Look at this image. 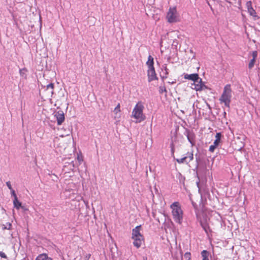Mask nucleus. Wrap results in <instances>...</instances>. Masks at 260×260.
I'll list each match as a JSON object with an SVG mask.
<instances>
[{"label":"nucleus","mask_w":260,"mask_h":260,"mask_svg":"<svg viewBox=\"0 0 260 260\" xmlns=\"http://www.w3.org/2000/svg\"><path fill=\"white\" fill-rule=\"evenodd\" d=\"M55 116L57 119V124L61 125L64 120V115L62 111H60L56 113Z\"/></svg>","instance_id":"9d476101"},{"label":"nucleus","mask_w":260,"mask_h":260,"mask_svg":"<svg viewBox=\"0 0 260 260\" xmlns=\"http://www.w3.org/2000/svg\"><path fill=\"white\" fill-rule=\"evenodd\" d=\"M144 106L141 102H139L134 107L132 113V117L136 120V122H141L146 119L143 113Z\"/></svg>","instance_id":"f257e3e1"},{"label":"nucleus","mask_w":260,"mask_h":260,"mask_svg":"<svg viewBox=\"0 0 260 260\" xmlns=\"http://www.w3.org/2000/svg\"><path fill=\"white\" fill-rule=\"evenodd\" d=\"M200 224L207 234H208L209 232L211 231L209 224L206 219L201 220Z\"/></svg>","instance_id":"f8f14e48"},{"label":"nucleus","mask_w":260,"mask_h":260,"mask_svg":"<svg viewBox=\"0 0 260 260\" xmlns=\"http://www.w3.org/2000/svg\"><path fill=\"white\" fill-rule=\"evenodd\" d=\"M141 225H138L133 229L132 233V239L134 240L133 244L137 248L141 246L144 242V238L140 233Z\"/></svg>","instance_id":"f03ea898"},{"label":"nucleus","mask_w":260,"mask_h":260,"mask_svg":"<svg viewBox=\"0 0 260 260\" xmlns=\"http://www.w3.org/2000/svg\"><path fill=\"white\" fill-rule=\"evenodd\" d=\"M146 65L148 67V69H155L154 67V59L151 55L148 56Z\"/></svg>","instance_id":"4468645a"},{"label":"nucleus","mask_w":260,"mask_h":260,"mask_svg":"<svg viewBox=\"0 0 260 260\" xmlns=\"http://www.w3.org/2000/svg\"><path fill=\"white\" fill-rule=\"evenodd\" d=\"M120 112V104H118L117 106L115 108L114 110V112L115 114H117L118 113Z\"/></svg>","instance_id":"4be33fe9"},{"label":"nucleus","mask_w":260,"mask_h":260,"mask_svg":"<svg viewBox=\"0 0 260 260\" xmlns=\"http://www.w3.org/2000/svg\"><path fill=\"white\" fill-rule=\"evenodd\" d=\"M246 6L247 9H249L250 8H252V2L251 1L247 2V3L246 4Z\"/></svg>","instance_id":"a878e982"},{"label":"nucleus","mask_w":260,"mask_h":260,"mask_svg":"<svg viewBox=\"0 0 260 260\" xmlns=\"http://www.w3.org/2000/svg\"><path fill=\"white\" fill-rule=\"evenodd\" d=\"M171 148L172 154L173 155L175 152V140H172L171 144Z\"/></svg>","instance_id":"5701e85b"},{"label":"nucleus","mask_w":260,"mask_h":260,"mask_svg":"<svg viewBox=\"0 0 260 260\" xmlns=\"http://www.w3.org/2000/svg\"><path fill=\"white\" fill-rule=\"evenodd\" d=\"M166 19L169 23H174L180 21L179 15L176 7L169 8L166 16Z\"/></svg>","instance_id":"39448f33"},{"label":"nucleus","mask_w":260,"mask_h":260,"mask_svg":"<svg viewBox=\"0 0 260 260\" xmlns=\"http://www.w3.org/2000/svg\"><path fill=\"white\" fill-rule=\"evenodd\" d=\"M46 88L47 90H49V92L51 94H52L53 93L54 84L53 83L49 84L48 85H47Z\"/></svg>","instance_id":"6ab92c4d"},{"label":"nucleus","mask_w":260,"mask_h":260,"mask_svg":"<svg viewBox=\"0 0 260 260\" xmlns=\"http://www.w3.org/2000/svg\"><path fill=\"white\" fill-rule=\"evenodd\" d=\"M193 85L194 87L193 88L196 91H202L205 89H207V86L205 85L204 82L202 81V79L199 78V80L197 82H194Z\"/></svg>","instance_id":"6e6552de"},{"label":"nucleus","mask_w":260,"mask_h":260,"mask_svg":"<svg viewBox=\"0 0 260 260\" xmlns=\"http://www.w3.org/2000/svg\"><path fill=\"white\" fill-rule=\"evenodd\" d=\"M172 209V214L174 221L181 224L183 219V211L180 203L178 202H174L170 206Z\"/></svg>","instance_id":"7ed1b4c3"},{"label":"nucleus","mask_w":260,"mask_h":260,"mask_svg":"<svg viewBox=\"0 0 260 260\" xmlns=\"http://www.w3.org/2000/svg\"><path fill=\"white\" fill-rule=\"evenodd\" d=\"M143 260H147V257H144V258H143Z\"/></svg>","instance_id":"2f4dec72"},{"label":"nucleus","mask_w":260,"mask_h":260,"mask_svg":"<svg viewBox=\"0 0 260 260\" xmlns=\"http://www.w3.org/2000/svg\"><path fill=\"white\" fill-rule=\"evenodd\" d=\"M187 156L181 158L176 159V161L179 164H183L184 162L187 163L192 160L193 159V154L192 152H188L186 153Z\"/></svg>","instance_id":"0eeeda50"},{"label":"nucleus","mask_w":260,"mask_h":260,"mask_svg":"<svg viewBox=\"0 0 260 260\" xmlns=\"http://www.w3.org/2000/svg\"><path fill=\"white\" fill-rule=\"evenodd\" d=\"M11 191L12 196H13L14 197V199L17 198V197L15 192V190L13 189H12V190H11Z\"/></svg>","instance_id":"c85d7f7f"},{"label":"nucleus","mask_w":260,"mask_h":260,"mask_svg":"<svg viewBox=\"0 0 260 260\" xmlns=\"http://www.w3.org/2000/svg\"><path fill=\"white\" fill-rule=\"evenodd\" d=\"M0 256L1 257H2V258H7V256L6 254L4 252H3L2 251L0 252Z\"/></svg>","instance_id":"cd10ccee"},{"label":"nucleus","mask_w":260,"mask_h":260,"mask_svg":"<svg viewBox=\"0 0 260 260\" xmlns=\"http://www.w3.org/2000/svg\"><path fill=\"white\" fill-rule=\"evenodd\" d=\"M13 204L14 207L17 209H19L20 207H21V203L18 201L17 198L14 199L13 201Z\"/></svg>","instance_id":"a211bd4d"},{"label":"nucleus","mask_w":260,"mask_h":260,"mask_svg":"<svg viewBox=\"0 0 260 260\" xmlns=\"http://www.w3.org/2000/svg\"><path fill=\"white\" fill-rule=\"evenodd\" d=\"M247 11L250 16H252L255 18H257L256 12L255 11V10L253 8V7L250 8L249 9H247Z\"/></svg>","instance_id":"dca6fc26"},{"label":"nucleus","mask_w":260,"mask_h":260,"mask_svg":"<svg viewBox=\"0 0 260 260\" xmlns=\"http://www.w3.org/2000/svg\"><path fill=\"white\" fill-rule=\"evenodd\" d=\"M147 76L148 82H151L157 79L155 69H148Z\"/></svg>","instance_id":"1a4fd4ad"},{"label":"nucleus","mask_w":260,"mask_h":260,"mask_svg":"<svg viewBox=\"0 0 260 260\" xmlns=\"http://www.w3.org/2000/svg\"><path fill=\"white\" fill-rule=\"evenodd\" d=\"M201 255L203 257L202 260H209V252L207 250H204L203 251H202L201 252Z\"/></svg>","instance_id":"f3484780"},{"label":"nucleus","mask_w":260,"mask_h":260,"mask_svg":"<svg viewBox=\"0 0 260 260\" xmlns=\"http://www.w3.org/2000/svg\"><path fill=\"white\" fill-rule=\"evenodd\" d=\"M221 138V134L220 133H217L215 136V140L213 143V145H211L209 147V150L211 152H213L215 149L218 146L219 143H220Z\"/></svg>","instance_id":"423d86ee"},{"label":"nucleus","mask_w":260,"mask_h":260,"mask_svg":"<svg viewBox=\"0 0 260 260\" xmlns=\"http://www.w3.org/2000/svg\"><path fill=\"white\" fill-rule=\"evenodd\" d=\"M252 59H256L257 56V52L256 51H254L252 52Z\"/></svg>","instance_id":"bb28decb"},{"label":"nucleus","mask_w":260,"mask_h":260,"mask_svg":"<svg viewBox=\"0 0 260 260\" xmlns=\"http://www.w3.org/2000/svg\"><path fill=\"white\" fill-rule=\"evenodd\" d=\"M35 260H52V258L51 257H48L47 254L42 253L39 254L36 257Z\"/></svg>","instance_id":"2eb2a0df"},{"label":"nucleus","mask_w":260,"mask_h":260,"mask_svg":"<svg viewBox=\"0 0 260 260\" xmlns=\"http://www.w3.org/2000/svg\"><path fill=\"white\" fill-rule=\"evenodd\" d=\"M184 78L185 79L193 81L194 82H197L199 80V75L197 73L191 74H185L184 76Z\"/></svg>","instance_id":"9b49d317"},{"label":"nucleus","mask_w":260,"mask_h":260,"mask_svg":"<svg viewBox=\"0 0 260 260\" xmlns=\"http://www.w3.org/2000/svg\"><path fill=\"white\" fill-rule=\"evenodd\" d=\"M6 184L8 186V187L9 188V189L10 190H12V186H11V183L10 181H8L6 182Z\"/></svg>","instance_id":"c756f323"},{"label":"nucleus","mask_w":260,"mask_h":260,"mask_svg":"<svg viewBox=\"0 0 260 260\" xmlns=\"http://www.w3.org/2000/svg\"><path fill=\"white\" fill-rule=\"evenodd\" d=\"M184 256L185 260H191V253L189 252H187L185 253Z\"/></svg>","instance_id":"412c9836"},{"label":"nucleus","mask_w":260,"mask_h":260,"mask_svg":"<svg viewBox=\"0 0 260 260\" xmlns=\"http://www.w3.org/2000/svg\"><path fill=\"white\" fill-rule=\"evenodd\" d=\"M11 226H12L11 224L10 223H8V226H6L4 224L2 225V228L3 230H5V229L9 230V229H11Z\"/></svg>","instance_id":"b1692460"},{"label":"nucleus","mask_w":260,"mask_h":260,"mask_svg":"<svg viewBox=\"0 0 260 260\" xmlns=\"http://www.w3.org/2000/svg\"><path fill=\"white\" fill-rule=\"evenodd\" d=\"M159 91L160 93H162L163 92H167V90L165 86H160Z\"/></svg>","instance_id":"393cba45"},{"label":"nucleus","mask_w":260,"mask_h":260,"mask_svg":"<svg viewBox=\"0 0 260 260\" xmlns=\"http://www.w3.org/2000/svg\"><path fill=\"white\" fill-rule=\"evenodd\" d=\"M255 60L256 59H252L250 60V61L248 64L249 69H251L253 67V66L255 64Z\"/></svg>","instance_id":"aec40b11"},{"label":"nucleus","mask_w":260,"mask_h":260,"mask_svg":"<svg viewBox=\"0 0 260 260\" xmlns=\"http://www.w3.org/2000/svg\"><path fill=\"white\" fill-rule=\"evenodd\" d=\"M187 138L188 141L190 143L191 146H193L195 143V135L193 133L187 131Z\"/></svg>","instance_id":"ddd939ff"},{"label":"nucleus","mask_w":260,"mask_h":260,"mask_svg":"<svg viewBox=\"0 0 260 260\" xmlns=\"http://www.w3.org/2000/svg\"><path fill=\"white\" fill-rule=\"evenodd\" d=\"M79 161H81L82 160V156L80 157L79 156H78L77 157Z\"/></svg>","instance_id":"7c9ffc66"},{"label":"nucleus","mask_w":260,"mask_h":260,"mask_svg":"<svg viewBox=\"0 0 260 260\" xmlns=\"http://www.w3.org/2000/svg\"><path fill=\"white\" fill-rule=\"evenodd\" d=\"M232 98V88L230 84H226L223 89V92L219 98L221 104L223 103L224 106L229 108Z\"/></svg>","instance_id":"20e7f679"}]
</instances>
